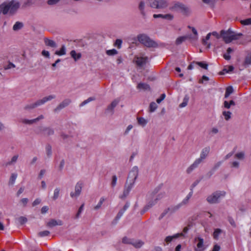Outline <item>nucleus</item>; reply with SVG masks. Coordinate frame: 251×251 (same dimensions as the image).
<instances>
[{
	"label": "nucleus",
	"instance_id": "obj_26",
	"mask_svg": "<svg viewBox=\"0 0 251 251\" xmlns=\"http://www.w3.org/2000/svg\"><path fill=\"white\" fill-rule=\"evenodd\" d=\"M70 55L75 61L79 60L81 57V54L80 53H77L75 50L71 51Z\"/></svg>",
	"mask_w": 251,
	"mask_h": 251
},
{
	"label": "nucleus",
	"instance_id": "obj_38",
	"mask_svg": "<svg viewBox=\"0 0 251 251\" xmlns=\"http://www.w3.org/2000/svg\"><path fill=\"white\" fill-rule=\"evenodd\" d=\"M17 177V174L16 173H13L11 174L9 179V184L10 185H13L15 182V180Z\"/></svg>",
	"mask_w": 251,
	"mask_h": 251
},
{
	"label": "nucleus",
	"instance_id": "obj_31",
	"mask_svg": "<svg viewBox=\"0 0 251 251\" xmlns=\"http://www.w3.org/2000/svg\"><path fill=\"white\" fill-rule=\"evenodd\" d=\"M231 113L229 111H223L222 115L224 119L226 121H228L231 117Z\"/></svg>",
	"mask_w": 251,
	"mask_h": 251
},
{
	"label": "nucleus",
	"instance_id": "obj_8",
	"mask_svg": "<svg viewBox=\"0 0 251 251\" xmlns=\"http://www.w3.org/2000/svg\"><path fill=\"white\" fill-rule=\"evenodd\" d=\"M83 187V183L81 181H78L76 183L74 191L70 193V196L73 199H76L80 195Z\"/></svg>",
	"mask_w": 251,
	"mask_h": 251
},
{
	"label": "nucleus",
	"instance_id": "obj_25",
	"mask_svg": "<svg viewBox=\"0 0 251 251\" xmlns=\"http://www.w3.org/2000/svg\"><path fill=\"white\" fill-rule=\"evenodd\" d=\"M137 120L138 125L142 127L145 126L148 123V120L143 117H137Z\"/></svg>",
	"mask_w": 251,
	"mask_h": 251
},
{
	"label": "nucleus",
	"instance_id": "obj_48",
	"mask_svg": "<svg viewBox=\"0 0 251 251\" xmlns=\"http://www.w3.org/2000/svg\"><path fill=\"white\" fill-rule=\"evenodd\" d=\"M132 240L133 239H130L126 237H125L123 238L122 242H123V243H124L125 244H128L132 245Z\"/></svg>",
	"mask_w": 251,
	"mask_h": 251
},
{
	"label": "nucleus",
	"instance_id": "obj_34",
	"mask_svg": "<svg viewBox=\"0 0 251 251\" xmlns=\"http://www.w3.org/2000/svg\"><path fill=\"white\" fill-rule=\"evenodd\" d=\"M60 192V188L56 187L54 189V190L53 191V196H52V199L53 200H56L59 198Z\"/></svg>",
	"mask_w": 251,
	"mask_h": 251
},
{
	"label": "nucleus",
	"instance_id": "obj_16",
	"mask_svg": "<svg viewBox=\"0 0 251 251\" xmlns=\"http://www.w3.org/2000/svg\"><path fill=\"white\" fill-rule=\"evenodd\" d=\"M71 102V100L69 99H66L62 101L55 109V111H59L61 109L68 106Z\"/></svg>",
	"mask_w": 251,
	"mask_h": 251
},
{
	"label": "nucleus",
	"instance_id": "obj_35",
	"mask_svg": "<svg viewBox=\"0 0 251 251\" xmlns=\"http://www.w3.org/2000/svg\"><path fill=\"white\" fill-rule=\"evenodd\" d=\"M105 199L104 198V197H101L100 199V201H99L98 202V204L94 206V209L96 210H97L98 209H99L102 204H103V202L105 201Z\"/></svg>",
	"mask_w": 251,
	"mask_h": 251
},
{
	"label": "nucleus",
	"instance_id": "obj_4",
	"mask_svg": "<svg viewBox=\"0 0 251 251\" xmlns=\"http://www.w3.org/2000/svg\"><path fill=\"white\" fill-rule=\"evenodd\" d=\"M226 196V192L224 191H216L207 197L206 200L210 203L219 202Z\"/></svg>",
	"mask_w": 251,
	"mask_h": 251
},
{
	"label": "nucleus",
	"instance_id": "obj_5",
	"mask_svg": "<svg viewBox=\"0 0 251 251\" xmlns=\"http://www.w3.org/2000/svg\"><path fill=\"white\" fill-rule=\"evenodd\" d=\"M164 196L165 195L163 193H160L156 195L149 196L148 198V203L145 207L144 210L143 211V213L145 212L150 208L154 205L157 202V201L162 199Z\"/></svg>",
	"mask_w": 251,
	"mask_h": 251
},
{
	"label": "nucleus",
	"instance_id": "obj_56",
	"mask_svg": "<svg viewBox=\"0 0 251 251\" xmlns=\"http://www.w3.org/2000/svg\"><path fill=\"white\" fill-rule=\"evenodd\" d=\"M117 177L116 176H113L112 178L111 185L115 187L117 184Z\"/></svg>",
	"mask_w": 251,
	"mask_h": 251
},
{
	"label": "nucleus",
	"instance_id": "obj_55",
	"mask_svg": "<svg viewBox=\"0 0 251 251\" xmlns=\"http://www.w3.org/2000/svg\"><path fill=\"white\" fill-rule=\"evenodd\" d=\"M45 133L47 135H51L53 134L54 130L52 128H47L45 129Z\"/></svg>",
	"mask_w": 251,
	"mask_h": 251
},
{
	"label": "nucleus",
	"instance_id": "obj_14",
	"mask_svg": "<svg viewBox=\"0 0 251 251\" xmlns=\"http://www.w3.org/2000/svg\"><path fill=\"white\" fill-rule=\"evenodd\" d=\"M63 223L62 220L58 219H51L47 223V226L49 227H52L57 226H62Z\"/></svg>",
	"mask_w": 251,
	"mask_h": 251
},
{
	"label": "nucleus",
	"instance_id": "obj_27",
	"mask_svg": "<svg viewBox=\"0 0 251 251\" xmlns=\"http://www.w3.org/2000/svg\"><path fill=\"white\" fill-rule=\"evenodd\" d=\"M44 42H45L46 45H47L48 46L52 47V48H54V47H56V43H55L54 41H53L52 40H50L48 38H45L44 39Z\"/></svg>",
	"mask_w": 251,
	"mask_h": 251
},
{
	"label": "nucleus",
	"instance_id": "obj_7",
	"mask_svg": "<svg viewBox=\"0 0 251 251\" xmlns=\"http://www.w3.org/2000/svg\"><path fill=\"white\" fill-rule=\"evenodd\" d=\"M138 167L136 166L133 167L129 173L127 182L134 184L138 176Z\"/></svg>",
	"mask_w": 251,
	"mask_h": 251
},
{
	"label": "nucleus",
	"instance_id": "obj_22",
	"mask_svg": "<svg viewBox=\"0 0 251 251\" xmlns=\"http://www.w3.org/2000/svg\"><path fill=\"white\" fill-rule=\"evenodd\" d=\"M130 204L128 202H126V204L124 205L123 209H122L118 213L116 219L117 220H119L123 215L125 212L128 208L129 207Z\"/></svg>",
	"mask_w": 251,
	"mask_h": 251
},
{
	"label": "nucleus",
	"instance_id": "obj_57",
	"mask_svg": "<svg viewBox=\"0 0 251 251\" xmlns=\"http://www.w3.org/2000/svg\"><path fill=\"white\" fill-rule=\"evenodd\" d=\"M42 55L48 58H50V54L49 51L43 50L41 52Z\"/></svg>",
	"mask_w": 251,
	"mask_h": 251
},
{
	"label": "nucleus",
	"instance_id": "obj_61",
	"mask_svg": "<svg viewBox=\"0 0 251 251\" xmlns=\"http://www.w3.org/2000/svg\"><path fill=\"white\" fill-rule=\"evenodd\" d=\"M244 154L243 152H239L236 154L235 157L237 159H242L244 158Z\"/></svg>",
	"mask_w": 251,
	"mask_h": 251
},
{
	"label": "nucleus",
	"instance_id": "obj_23",
	"mask_svg": "<svg viewBox=\"0 0 251 251\" xmlns=\"http://www.w3.org/2000/svg\"><path fill=\"white\" fill-rule=\"evenodd\" d=\"M139 10L140 11L141 15L143 18H145L146 16V12L145 10V3L143 1H141L139 4Z\"/></svg>",
	"mask_w": 251,
	"mask_h": 251
},
{
	"label": "nucleus",
	"instance_id": "obj_60",
	"mask_svg": "<svg viewBox=\"0 0 251 251\" xmlns=\"http://www.w3.org/2000/svg\"><path fill=\"white\" fill-rule=\"evenodd\" d=\"M133 128V126L132 125H128L126 128V129L125 132H124V134L125 135H127L129 131L131 130V129Z\"/></svg>",
	"mask_w": 251,
	"mask_h": 251
},
{
	"label": "nucleus",
	"instance_id": "obj_33",
	"mask_svg": "<svg viewBox=\"0 0 251 251\" xmlns=\"http://www.w3.org/2000/svg\"><path fill=\"white\" fill-rule=\"evenodd\" d=\"M234 70V67L232 66H226L223 70L221 74H225V73H229Z\"/></svg>",
	"mask_w": 251,
	"mask_h": 251
},
{
	"label": "nucleus",
	"instance_id": "obj_6",
	"mask_svg": "<svg viewBox=\"0 0 251 251\" xmlns=\"http://www.w3.org/2000/svg\"><path fill=\"white\" fill-rule=\"evenodd\" d=\"M150 5L153 8L164 9L168 6V3L166 0H150Z\"/></svg>",
	"mask_w": 251,
	"mask_h": 251
},
{
	"label": "nucleus",
	"instance_id": "obj_45",
	"mask_svg": "<svg viewBox=\"0 0 251 251\" xmlns=\"http://www.w3.org/2000/svg\"><path fill=\"white\" fill-rule=\"evenodd\" d=\"M118 53V51L115 49H112L106 50V54L108 55H114Z\"/></svg>",
	"mask_w": 251,
	"mask_h": 251
},
{
	"label": "nucleus",
	"instance_id": "obj_12",
	"mask_svg": "<svg viewBox=\"0 0 251 251\" xmlns=\"http://www.w3.org/2000/svg\"><path fill=\"white\" fill-rule=\"evenodd\" d=\"M134 185V184L126 182L123 194L120 196V198L121 199H125L129 194Z\"/></svg>",
	"mask_w": 251,
	"mask_h": 251
},
{
	"label": "nucleus",
	"instance_id": "obj_11",
	"mask_svg": "<svg viewBox=\"0 0 251 251\" xmlns=\"http://www.w3.org/2000/svg\"><path fill=\"white\" fill-rule=\"evenodd\" d=\"M195 241H198V243L197 244V247L195 249V251H203L205 249V247L204 245V240L203 239L200 237L196 238L195 239Z\"/></svg>",
	"mask_w": 251,
	"mask_h": 251
},
{
	"label": "nucleus",
	"instance_id": "obj_28",
	"mask_svg": "<svg viewBox=\"0 0 251 251\" xmlns=\"http://www.w3.org/2000/svg\"><path fill=\"white\" fill-rule=\"evenodd\" d=\"M144 244L143 242L140 240H132V245L136 248L141 247Z\"/></svg>",
	"mask_w": 251,
	"mask_h": 251
},
{
	"label": "nucleus",
	"instance_id": "obj_30",
	"mask_svg": "<svg viewBox=\"0 0 251 251\" xmlns=\"http://www.w3.org/2000/svg\"><path fill=\"white\" fill-rule=\"evenodd\" d=\"M187 39H189L188 35L180 36L176 39V45H180Z\"/></svg>",
	"mask_w": 251,
	"mask_h": 251
},
{
	"label": "nucleus",
	"instance_id": "obj_41",
	"mask_svg": "<svg viewBox=\"0 0 251 251\" xmlns=\"http://www.w3.org/2000/svg\"><path fill=\"white\" fill-rule=\"evenodd\" d=\"M22 26H23L22 23L17 22L13 25V29L14 30H19L20 29H21Z\"/></svg>",
	"mask_w": 251,
	"mask_h": 251
},
{
	"label": "nucleus",
	"instance_id": "obj_39",
	"mask_svg": "<svg viewBox=\"0 0 251 251\" xmlns=\"http://www.w3.org/2000/svg\"><path fill=\"white\" fill-rule=\"evenodd\" d=\"M189 101V97L187 96H185L183 98V101L179 104V107L183 108L185 107L188 102Z\"/></svg>",
	"mask_w": 251,
	"mask_h": 251
},
{
	"label": "nucleus",
	"instance_id": "obj_63",
	"mask_svg": "<svg viewBox=\"0 0 251 251\" xmlns=\"http://www.w3.org/2000/svg\"><path fill=\"white\" fill-rule=\"evenodd\" d=\"M122 43V41L121 39H117L116 40L115 45L120 49L121 47Z\"/></svg>",
	"mask_w": 251,
	"mask_h": 251
},
{
	"label": "nucleus",
	"instance_id": "obj_17",
	"mask_svg": "<svg viewBox=\"0 0 251 251\" xmlns=\"http://www.w3.org/2000/svg\"><path fill=\"white\" fill-rule=\"evenodd\" d=\"M180 236H184V235L183 234V233H178L175 234L172 236H167L165 238L164 241L166 243L169 244L171 243L174 239H176Z\"/></svg>",
	"mask_w": 251,
	"mask_h": 251
},
{
	"label": "nucleus",
	"instance_id": "obj_50",
	"mask_svg": "<svg viewBox=\"0 0 251 251\" xmlns=\"http://www.w3.org/2000/svg\"><path fill=\"white\" fill-rule=\"evenodd\" d=\"M245 65H251V54H249L246 58L245 60Z\"/></svg>",
	"mask_w": 251,
	"mask_h": 251
},
{
	"label": "nucleus",
	"instance_id": "obj_20",
	"mask_svg": "<svg viewBox=\"0 0 251 251\" xmlns=\"http://www.w3.org/2000/svg\"><path fill=\"white\" fill-rule=\"evenodd\" d=\"M40 106V105L39 102V101H38V100H37V101H36L34 102L28 103V104L25 105L24 108L25 110H29L35 108Z\"/></svg>",
	"mask_w": 251,
	"mask_h": 251
},
{
	"label": "nucleus",
	"instance_id": "obj_24",
	"mask_svg": "<svg viewBox=\"0 0 251 251\" xmlns=\"http://www.w3.org/2000/svg\"><path fill=\"white\" fill-rule=\"evenodd\" d=\"M137 88L140 90L148 91L150 90V86L145 83H140L138 84Z\"/></svg>",
	"mask_w": 251,
	"mask_h": 251
},
{
	"label": "nucleus",
	"instance_id": "obj_21",
	"mask_svg": "<svg viewBox=\"0 0 251 251\" xmlns=\"http://www.w3.org/2000/svg\"><path fill=\"white\" fill-rule=\"evenodd\" d=\"M201 164L198 160L196 159L194 162V163L191 164L189 167L186 169V172L188 174L191 173L194 170H195L196 168L198 167L199 165Z\"/></svg>",
	"mask_w": 251,
	"mask_h": 251
},
{
	"label": "nucleus",
	"instance_id": "obj_40",
	"mask_svg": "<svg viewBox=\"0 0 251 251\" xmlns=\"http://www.w3.org/2000/svg\"><path fill=\"white\" fill-rule=\"evenodd\" d=\"M233 91V88L231 86H229L227 87L225 95V98H227L229 96V95L232 93Z\"/></svg>",
	"mask_w": 251,
	"mask_h": 251
},
{
	"label": "nucleus",
	"instance_id": "obj_10",
	"mask_svg": "<svg viewBox=\"0 0 251 251\" xmlns=\"http://www.w3.org/2000/svg\"><path fill=\"white\" fill-rule=\"evenodd\" d=\"M210 151V148L208 147L203 148L200 154V157L197 158L196 160H198L199 162L201 163L208 156Z\"/></svg>",
	"mask_w": 251,
	"mask_h": 251
},
{
	"label": "nucleus",
	"instance_id": "obj_36",
	"mask_svg": "<svg viewBox=\"0 0 251 251\" xmlns=\"http://www.w3.org/2000/svg\"><path fill=\"white\" fill-rule=\"evenodd\" d=\"M222 232V230L220 228H216L213 234V238L215 239H218L220 234Z\"/></svg>",
	"mask_w": 251,
	"mask_h": 251
},
{
	"label": "nucleus",
	"instance_id": "obj_13",
	"mask_svg": "<svg viewBox=\"0 0 251 251\" xmlns=\"http://www.w3.org/2000/svg\"><path fill=\"white\" fill-rule=\"evenodd\" d=\"M188 27L191 30L193 35H187L189 40L191 42L197 41L198 39V33L197 29L193 26H188Z\"/></svg>",
	"mask_w": 251,
	"mask_h": 251
},
{
	"label": "nucleus",
	"instance_id": "obj_3",
	"mask_svg": "<svg viewBox=\"0 0 251 251\" xmlns=\"http://www.w3.org/2000/svg\"><path fill=\"white\" fill-rule=\"evenodd\" d=\"M137 39L139 42L147 47L154 48L157 46V44L146 34H141L138 35L137 36Z\"/></svg>",
	"mask_w": 251,
	"mask_h": 251
},
{
	"label": "nucleus",
	"instance_id": "obj_9",
	"mask_svg": "<svg viewBox=\"0 0 251 251\" xmlns=\"http://www.w3.org/2000/svg\"><path fill=\"white\" fill-rule=\"evenodd\" d=\"M44 118V116L43 115L39 116L38 117L33 119H28L26 118H21L20 120V122L22 124L27 125H31L33 124L38 122L39 121L43 120Z\"/></svg>",
	"mask_w": 251,
	"mask_h": 251
},
{
	"label": "nucleus",
	"instance_id": "obj_62",
	"mask_svg": "<svg viewBox=\"0 0 251 251\" xmlns=\"http://www.w3.org/2000/svg\"><path fill=\"white\" fill-rule=\"evenodd\" d=\"M60 0H48V4L49 5H54L56 3H57Z\"/></svg>",
	"mask_w": 251,
	"mask_h": 251
},
{
	"label": "nucleus",
	"instance_id": "obj_18",
	"mask_svg": "<svg viewBox=\"0 0 251 251\" xmlns=\"http://www.w3.org/2000/svg\"><path fill=\"white\" fill-rule=\"evenodd\" d=\"M56 98L55 95H50L48 96L45 97L41 99L38 100L40 106L44 104L45 103L49 101H50Z\"/></svg>",
	"mask_w": 251,
	"mask_h": 251
},
{
	"label": "nucleus",
	"instance_id": "obj_58",
	"mask_svg": "<svg viewBox=\"0 0 251 251\" xmlns=\"http://www.w3.org/2000/svg\"><path fill=\"white\" fill-rule=\"evenodd\" d=\"M84 204H82L80 206V207L78 209V210L77 211V213L76 215V218H78L80 216V215L81 214L82 211L83 210V207H84Z\"/></svg>",
	"mask_w": 251,
	"mask_h": 251
},
{
	"label": "nucleus",
	"instance_id": "obj_19",
	"mask_svg": "<svg viewBox=\"0 0 251 251\" xmlns=\"http://www.w3.org/2000/svg\"><path fill=\"white\" fill-rule=\"evenodd\" d=\"M119 102V100L118 99H116L112 101L110 104L107 107L106 109L107 112L113 114L114 108L118 105Z\"/></svg>",
	"mask_w": 251,
	"mask_h": 251
},
{
	"label": "nucleus",
	"instance_id": "obj_47",
	"mask_svg": "<svg viewBox=\"0 0 251 251\" xmlns=\"http://www.w3.org/2000/svg\"><path fill=\"white\" fill-rule=\"evenodd\" d=\"M18 223L21 225H23L27 222V219L25 217H20L18 219Z\"/></svg>",
	"mask_w": 251,
	"mask_h": 251
},
{
	"label": "nucleus",
	"instance_id": "obj_29",
	"mask_svg": "<svg viewBox=\"0 0 251 251\" xmlns=\"http://www.w3.org/2000/svg\"><path fill=\"white\" fill-rule=\"evenodd\" d=\"M193 195V191H191L189 193V194L186 196V197L182 200L180 204L185 205L188 203L189 200L191 198Z\"/></svg>",
	"mask_w": 251,
	"mask_h": 251
},
{
	"label": "nucleus",
	"instance_id": "obj_43",
	"mask_svg": "<svg viewBox=\"0 0 251 251\" xmlns=\"http://www.w3.org/2000/svg\"><path fill=\"white\" fill-rule=\"evenodd\" d=\"M174 15L171 13L164 14L163 19L168 20V21H172L174 19Z\"/></svg>",
	"mask_w": 251,
	"mask_h": 251
},
{
	"label": "nucleus",
	"instance_id": "obj_51",
	"mask_svg": "<svg viewBox=\"0 0 251 251\" xmlns=\"http://www.w3.org/2000/svg\"><path fill=\"white\" fill-rule=\"evenodd\" d=\"M18 157L19 156H18V155H15L13 156L12 157L11 160L8 163V164L9 165H11V164H13L15 163L17 161Z\"/></svg>",
	"mask_w": 251,
	"mask_h": 251
},
{
	"label": "nucleus",
	"instance_id": "obj_37",
	"mask_svg": "<svg viewBox=\"0 0 251 251\" xmlns=\"http://www.w3.org/2000/svg\"><path fill=\"white\" fill-rule=\"evenodd\" d=\"M157 105L155 102H151L149 106V112L151 113L154 112L157 109Z\"/></svg>",
	"mask_w": 251,
	"mask_h": 251
},
{
	"label": "nucleus",
	"instance_id": "obj_59",
	"mask_svg": "<svg viewBox=\"0 0 251 251\" xmlns=\"http://www.w3.org/2000/svg\"><path fill=\"white\" fill-rule=\"evenodd\" d=\"M65 163V162L64 159H62L60 161L59 164L58 165V168H59V170H60V171L62 170V169H63V168L64 167Z\"/></svg>",
	"mask_w": 251,
	"mask_h": 251
},
{
	"label": "nucleus",
	"instance_id": "obj_44",
	"mask_svg": "<svg viewBox=\"0 0 251 251\" xmlns=\"http://www.w3.org/2000/svg\"><path fill=\"white\" fill-rule=\"evenodd\" d=\"M240 23L242 25H251V18L247 19L245 20H241Z\"/></svg>",
	"mask_w": 251,
	"mask_h": 251
},
{
	"label": "nucleus",
	"instance_id": "obj_49",
	"mask_svg": "<svg viewBox=\"0 0 251 251\" xmlns=\"http://www.w3.org/2000/svg\"><path fill=\"white\" fill-rule=\"evenodd\" d=\"M219 132V129L216 127H212L210 131V134L212 135H215L217 134Z\"/></svg>",
	"mask_w": 251,
	"mask_h": 251
},
{
	"label": "nucleus",
	"instance_id": "obj_53",
	"mask_svg": "<svg viewBox=\"0 0 251 251\" xmlns=\"http://www.w3.org/2000/svg\"><path fill=\"white\" fill-rule=\"evenodd\" d=\"M197 64H198L199 66L201 67L204 68L206 70L207 69L208 65L204 62H198L196 63Z\"/></svg>",
	"mask_w": 251,
	"mask_h": 251
},
{
	"label": "nucleus",
	"instance_id": "obj_2",
	"mask_svg": "<svg viewBox=\"0 0 251 251\" xmlns=\"http://www.w3.org/2000/svg\"><path fill=\"white\" fill-rule=\"evenodd\" d=\"M242 35L241 33H235L230 29L226 31L223 30L221 31V36L226 43H229L233 40L238 39Z\"/></svg>",
	"mask_w": 251,
	"mask_h": 251
},
{
	"label": "nucleus",
	"instance_id": "obj_46",
	"mask_svg": "<svg viewBox=\"0 0 251 251\" xmlns=\"http://www.w3.org/2000/svg\"><path fill=\"white\" fill-rule=\"evenodd\" d=\"M50 234V232L48 230H44L38 233V235L40 237H43L48 236Z\"/></svg>",
	"mask_w": 251,
	"mask_h": 251
},
{
	"label": "nucleus",
	"instance_id": "obj_52",
	"mask_svg": "<svg viewBox=\"0 0 251 251\" xmlns=\"http://www.w3.org/2000/svg\"><path fill=\"white\" fill-rule=\"evenodd\" d=\"M202 43L203 45L206 46V48L208 49H210L211 47V44L208 42V40L203 39L202 40Z\"/></svg>",
	"mask_w": 251,
	"mask_h": 251
},
{
	"label": "nucleus",
	"instance_id": "obj_64",
	"mask_svg": "<svg viewBox=\"0 0 251 251\" xmlns=\"http://www.w3.org/2000/svg\"><path fill=\"white\" fill-rule=\"evenodd\" d=\"M46 170H44V169H42L40 171V173L39 174V175H38V177L41 179L46 174Z\"/></svg>",
	"mask_w": 251,
	"mask_h": 251
},
{
	"label": "nucleus",
	"instance_id": "obj_1",
	"mask_svg": "<svg viewBox=\"0 0 251 251\" xmlns=\"http://www.w3.org/2000/svg\"><path fill=\"white\" fill-rule=\"evenodd\" d=\"M19 3L15 0H12L10 1H5L0 5V9H2V12L5 15L7 13L14 14L19 9Z\"/></svg>",
	"mask_w": 251,
	"mask_h": 251
},
{
	"label": "nucleus",
	"instance_id": "obj_54",
	"mask_svg": "<svg viewBox=\"0 0 251 251\" xmlns=\"http://www.w3.org/2000/svg\"><path fill=\"white\" fill-rule=\"evenodd\" d=\"M94 100V98H92V97H90L88 99L85 100L84 101H83L81 104H80V106H83L84 105H85V104H87L88 103H89V102L92 101Z\"/></svg>",
	"mask_w": 251,
	"mask_h": 251
},
{
	"label": "nucleus",
	"instance_id": "obj_32",
	"mask_svg": "<svg viewBox=\"0 0 251 251\" xmlns=\"http://www.w3.org/2000/svg\"><path fill=\"white\" fill-rule=\"evenodd\" d=\"M66 53L65 46L63 45L59 50H56L55 51V54L59 56H62L66 54Z\"/></svg>",
	"mask_w": 251,
	"mask_h": 251
},
{
	"label": "nucleus",
	"instance_id": "obj_15",
	"mask_svg": "<svg viewBox=\"0 0 251 251\" xmlns=\"http://www.w3.org/2000/svg\"><path fill=\"white\" fill-rule=\"evenodd\" d=\"M148 60V58L143 56H136L134 59V61L137 65L142 66L145 64Z\"/></svg>",
	"mask_w": 251,
	"mask_h": 251
},
{
	"label": "nucleus",
	"instance_id": "obj_42",
	"mask_svg": "<svg viewBox=\"0 0 251 251\" xmlns=\"http://www.w3.org/2000/svg\"><path fill=\"white\" fill-rule=\"evenodd\" d=\"M46 152L47 155L50 157L52 154L51 147L50 145H47L46 147Z\"/></svg>",
	"mask_w": 251,
	"mask_h": 251
}]
</instances>
